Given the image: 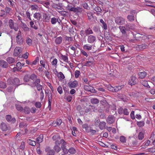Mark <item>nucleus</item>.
Here are the masks:
<instances>
[{
	"mask_svg": "<svg viewBox=\"0 0 155 155\" xmlns=\"http://www.w3.org/2000/svg\"><path fill=\"white\" fill-rule=\"evenodd\" d=\"M8 83L9 84L12 85L11 87H9L8 89V91L9 92L14 91L15 87L16 86H18L20 84L19 80L18 78H15L14 79L12 78H9L8 80Z\"/></svg>",
	"mask_w": 155,
	"mask_h": 155,
	"instance_id": "nucleus-1",
	"label": "nucleus"
},
{
	"mask_svg": "<svg viewBox=\"0 0 155 155\" xmlns=\"http://www.w3.org/2000/svg\"><path fill=\"white\" fill-rule=\"evenodd\" d=\"M9 26L12 29H14L16 31L18 30V27L17 23H15L12 19H10L9 21Z\"/></svg>",
	"mask_w": 155,
	"mask_h": 155,
	"instance_id": "nucleus-2",
	"label": "nucleus"
},
{
	"mask_svg": "<svg viewBox=\"0 0 155 155\" xmlns=\"http://www.w3.org/2000/svg\"><path fill=\"white\" fill-rule=\"evenodd\" d=\"M66 142L64 141V140H62L61 141V148L62 150L64 153L65 154H67L68 152V150L66 148Z\"/></svg>",
	"mask_w": 155,
	"mask_h": 155,
	"instance_id": "nucleus-3",
	"label": "nucleus"
},
{
	"mask_svg": "<svg viewBox=\"0 0 155 155\" xmlns=\"http://www.w3.org/2000/svg\"><path fill=\"white\" fill-rule=\"evenodd\" d=\"M96 37L93 35L88 36L87 39V42L91 44L94 43L96 41Z\"/></svg>",
	"mask_w": 155,
	"mask_h": 155,
	"instance_id": "nucleus-4",
	"label": "nucleus"
},
{
	"mask_svg": "<svg viewBox=\"0 0 155 155\" xmlns=\"http://www.w3.org/2000/svg\"><path fill=\"white\" fill-rule=\"evenodd\" d=\"M118 113L120 114H124L125 115H127L129 114V112L126 108H120L118 110Z\"/></svg>",
	"mask_w": 155,
	"mask_h": 155,
	"instance_id": "nucleus-5",
	"label": "nucleus"
},
{
	"mask_svg": "<svg viewBox=\"0 0 155 155\" xmlns=\"http://www.w3.org/2000/svg\"><path fill=\"white\" fill-rule=\"evenodd\" d=\"M115 22L117 24L122 25L124 24L125 20L122 17H118L115 18Z\"/></svg>",
	"mask_w": 155,
	"mask_h": 155,
	"instance_id": "nucleus-6",
	"label": "nucleus"
},
{
	"mask_svg": "<svg viewBox=\"0 0 155 155\" xmlns=\"http://www.w3.org/2000/svg\"><path fill=\"white\" fill-rule=\"evenodd\" d=\"M68 85L70 88H75L78 86V81H71L68 83Z\"/></svg>",
	"mask_w": 155,
	"mask_h": 155,
	"instance_id": "nucleus-7",
	"label": "nucleus"
},
{
	"mask_svg": "<svg viewBox=\"0 0 155 155\" xmlns=\"http://www.w3.org/2000/svg\"><path fill=\"white\" fill-rule=\"evenodd\" d=\"M16 40L17 43L19 44H21L23 42V40L21 36V32L20 31H18V35L16 36Z\"/></svg>",
	"mask_w": 155,
	"mask_h": 155,
	"instance_id": "nucleus-8",
	"label": "nucleus"
},
{
	"mask_svg": "<svg viewBox=\"0 0 155 155\" xmlns=\"http://www.w3.org/2000/svg\"><path fill=\"white\" fill-rule=\"evenodd\" d=\"M137 79L135 76H132L129 81V84L131 86L134 85L137 83Z\"/></svg>",
	"mask_w": 155,
	"mask_h": 155,
	"instance_id": "nucleus-9",
	"label": "nucleus"
},
{
	"mask_svg": "<svg viewBox=\"0 0 155 155\" xmlns=\"http://www.w3.org/2000/svg\"><path fill=\"white\" fill-rule=\"evenodd\" d=\"M84 88L85 90L91 92L93 93L96 92L95 90L93 87L91 86L85 85L84 87Z\"/></svg>",
	"mask_w": 155,
	"mask_h": 155,
	"instance_id": "nucleus-10",
	"label": "nucleus"
},
{
	"mask_svg": "<svg viewBox=\"0 0 155 155\" xmlns=\"http://www.w3.org/2000/svg\"><path fill=\"white\" fill-rule=\"evenodd\" d=\"M21 48L20 47H17L14 49V55L15 56H18L21 51Z\"/></svg>",
	"mask_w": 155,
	"mask_h": 155,
	"instance_id": "nucleus-11",
	"label": "nucleus"
},
{
	"mask_svg": "<svg viewBox=\"0 0 155 155\" xmlns=\"http://www.w3.org/2000/svg\"><path fill=\"white\" fill-rule=\"evenodd\" d=\"M83 48L84 49L87 51L91 50L94 48L93 46L89 44H86L83 45Z\"/></svg>",
	"mask_w": 155,
	"mask_h": 155,
	"instance_id": "nucleus-12",
	"label": "nucleus"
},
{
	"mask_svg": "<svg viewBox=\"0 0 155 155\" xmlns=\"http://www.w3.org/2000/svg\"><path fill=\"white\" fill-rule=\"evenodd\" d=\"M115 120V117L113 116H108L107 119V122L109 124H112Z\"/></svg>",
	"mask_w": 155,
	"mask_h": 155,
	"instance_id": "nucleus-13",
	"label": "nucleus"
},
{
	"mask_svg": "<svg viewBox=\"0 0 155 155\" xmlns=\"http://www.w3.org/2000/svg\"><path fill=\"white\" fill-rule=\"evenodd\" d=\"M46 94L48 96V107H50L52 101V94L51 92L47 93L46 92Z\"/></svg>",
	"mask_w": 155,
	"mask_h": 155,
	"instance_id": "nucleus-14",
	"label": "nucleus"
},
{
	"mask_svg": "<svg viewBox=\"0 0 155 155\" xmlns=\"http://www.w3.org/2000/svg\"><path fill=\"white\" fill-rule=\"evenodd\" d=\"M6 118L8 122H10L12 123H14L15 121V119L14 118H12L11 115H8L6 116Z\"/></svg>",
	"mask_w": 155,
	"mask_h": 155,
	"instance_id": "nucleus-15",
	"label": "nucleus"
},
{
	"mask_svg": "<svg viewBox=\"0 0 155 155\" xmlns=\"http://www.w3.org/2000/svg\"><path fill=\"white\" fill-rule=\"evenodd\" d=\"M0 66L3 68H6L8 67V64L6 61L4 60H0Z\"/></svg>",
	"mask_w": 155,
	"mask_h": 155,
	"instance_id": "nucleus-16",
	"label": "nucleus"
},
{
	"mask_svg": "<svg viewBox=\"0 0 155 155\" xmlns=\"http://www.w3.org/2000/svg\"><path fill=\"white\" fill-rule=\"evenodd\" d=\"M82 11V8L80 7H77L76 8L73 7L71 11L72 12H73L76 13L78 12H80Z\"/></svg>",
	"mask_w": 155,
	"mask_h": 155,
	"instance_id": "nucleus-17",
	"label": "nucleus"
},
{
	"mask_svg": "<svg viewBox=\"0 0 155 155\" xmlns=\"http://www.w3.org/2000/svg\"><path fill=\"white\" fill-rule=\"evenodd\" d=\"M33 16L35 18L38 20H39L41 18V15L39 12H36L34 14Z\"/></svg>",
	"mask_w": 155,
	"mask_h": 155,
	"instance_id": "nucleus-18",
	"label": "nucleus"
},
{
	"mask_svg": "<svg viewBox=\"0 0 155 155\" xmlns=\"http://www.w3.org/2000/svg\"><path fill=\"white\" fill-rule=\"evenodd\" d=\"M124 85H118L117 86L114 87L113 92H117L120 90L122 88L124 87Z\"/></svg>",
	"mask_w": 155,
	"mask_h": 155,
	"instance_id": "nucleus-19",
	"label": "nucleus"
},
{
	"mask_svg": "<svg viewBox=\"0 0 155 155\" xmlns=\"http://www.w3.org/2000/svg\"><path fill=\"white\" fill-rule=\"evenodd\" d=\"M60 57L61 59L63 60L64 61L66 62H68V58L67 56L63 55L61 54H60Z\"/></svg>",
	"mask_w": 155,
	"mask_h": 155,
	"instance_id": "nucleus-20",
	"label": "nucleus"
},
{
	"mask_svg": "<svg viewBox=\"0 0 155 155\" xmlns=\"http://www.w3.org/2000/svg\"><path fill=\"white\" fill-rule=\"evenodd\" d=\"M43 134H41L37 138V142L38 143H40L43 141Z\"/></svg>",
	"mask_w": 155,
	"mask_h": 155,
	"instance_id": "nucleus-21",
	"label": "nucleus"
},
{
	"mask_svg": "<svg viewBox=\"0 0 155 155\" xmlns=\"http://www.w3.org/2000/svg\"><path fill=\"white\" fill-rule=\"evenodd\" d=\"M1 129L3 131H6L7 130L8 128L6 124L4 123H2L1 125Z\"/></svg>",
	"mask_w": 155,
	"mask_h": 155,
	"instance_id": "nucleus-22",
	"label": "nucleus"
},
{
	"mask_svg": "<svg viewBox=\"0 0 155 155\" xmlns=\"http://www.w3.org/2000/svg\"><path fill=\"white\" fill-rule=\"evenodd\" d=\"M62 40V38L61 37H59L56 38L55 40V42L57 45L60 44Z\"/></svg>",
	"mask_w": 155,
	"mask_h": 155,
	"instance_id": "nucleus-23",
	"label": "nucleus"
},
{
	"mask_svg": "<svg viewBox=\"0 0 155 155\" xmlns=\"http://www.w3.org/2000/svg\"><path fill=\"white\" fill-rule=\"evenodd\" d=\"M27 142L30 145L33 146H35L36 145V142L31 139L28 140Z\"/></svg>",
	"mask_w": 155,
	"mask_h": 155,
	"instance_id": "nucleus-24",
	"label": "nucleus"
},
{
	"mask_svg": "<svg viewBox=\"0 0 155 155\" xmlns=\"http://www.w3.org/2000/svg\"><path fill=\"white\" fill-rule=\"evenodd\" d=\"M105 122H102L100 123L99 124V127L101 130H103L105 128Z\"/></svg>",
	"mask_w": 155,
	"mask_h": 155,
	"instance_id": "nucleus-25",
	"label": "nucleus"
},
{
	"mask_svg": "<svg viewBox=\"0 0 155 155\" xmlns=\"http://www.w3.org/2000/svg\"><path fill=\"white\" fill-rule=\"evenodd\" d=\"M30 8L31 11H37L38 7V6L36 5H31Z\"/></svg>",
	"mask_w": 155,
	"mask_h": 155,
	"instance_id": "nucleus-26",
	"label": "nucleus"
},
{
	"mask_svg": "<svg viewBox=\"0 0 155 155\" xmlns=\"http://www.w3.org/2000/svg\"><path fill=\"white\" fill-rule=\"evenodd\" d=\"M140 82L141 84L144 86L146 87L149 88L150 87L149 85L148 82L147 81L142 80L140 81Z\"/></svg>",
	"mask_w": 155,
	"mask_h": 155,
	"instance_id": "nucleus-27",
	"label": "nucleus"
},
{
	"mask_svg": "<svg viewBox=\"0 0 155 155\" xmlns=\"http://www.w3.org/2000/svg\"><path fill=\"white\" fill-rule=\"evenodd\" d=\"M54 149L57 153L59 152L61 150V148L58 145H55L54 147Z\"/></svg>",
	"mask_w": 155,
	"mask_h": 155,
	"instance_id": "nucleus-28",
	"label": "nucleus"
},
{
	"mask_svg": "<svg viewBox=\"0 0 155 155\" xmlns=\"http://www.w3.org/2000/svg\"><path fill=\"white\" fill-rule=\"evenodd\" d=\"M23 110L25 114H28L30 112V109L28 107H25L23 109Z\"/></svg>",
	"mask_w": 155,
	"mask_h": 155,
	"instance_id": "nucleus-29",
	"label": "nucleus"
},
{
	"mask_svg": "<svg viewBox=\"0 0 155 155\" xmlns=\"http://www.w3.org/2000/svg\"><path fill=\"white\" fill-rule=\"evenodd\" d=\"M147 75V73L145 72H141L139 74L140 78H144Z\"/></svg>",
	"mask_w": 155,
	"mask_h": 155,
	"instance_id": "nucleus-30",
	"label": "nucleus"
},
{
	"mask_svg": "<svg viewBox=\"0 0 155 155\" xmlns=\"http://www.w3.org/2000/svg\"><path fill=\"white\" fill-rule=\"evenodd\" d=\"M68 152L71 154H74L75 153L76 150L73 147H71L68 150Z\"/></svg>",
	"mask_w": 155,
	"mask_h": 155,
	"instance_id": "nucleus-31",
	"label": "nucleus"
},
{
	"mask_svg": "<svg viewBox=\"0 0 155 155\" xmlns=\"http://www.w3.org/2000/svg\"><path fill=\"white\" fill-rule=\"evenodd\" d=\"M58 76L60 78V79L62 80L65 78L64 75L61 72H60L58 74Z\"/></svg>",
	"mask_w": 155,
	"mask_h": 155,
	"instance_id": "nucleus-32",
	"label": "nucleus"
},
{
	"mask_svg": "<svg viewBox=\"0 0 155 155\" xmlns=\"http://www.w3.org/2000/svg\"><path fill=\"white\" fill-rule=\"evenodd\" d=\"M150 139L153 141V144H155V132H153L151 134Z\"/></svg>",
	"mask_w": 155,
	"mask_h": 155,
	"instance_id": "nucleus-33",
	"label": "nucleus"
},
{
	"mask_svg": "<svg viewBox=\"0 0 155 155\" xmlns=\"http://www.w3.org/2000/svg\"><path fill=\"white\" fill-rule=\"evenodd\" d=\"M119 28L123 34H125L126 33V29L125 27L122 26H120Z\"/></svg>",
	"mask_w": 155,
	"mask_h": 155,
	"instance_id": "nucleus-34",
	"label": "nucleus"
},
{
	"mask_svg": "<svg viewBox=\"0 0 155 155\" xmlns=\"http://www.w3.org/2000/svg\"><path fill=\"white\" fill-rule=\"evenodd\" d=\"M147 47L148 46L145 44H143L141 45H139V48L140 50H142L147 48Z\"/></svg>",
	"mask_w": 155,
	"mask_h": 155,
	"instance_id": "nucleus-35",
	"label": "nucleus"
},
{
	"mask_svg": "<svg viewBox=\"0 0 155 155\" xmlns=\"http://www.w3.org/2000/svg\"><path fill=\"white\" fill-rule=\"evenodd\" d=\"M7 61L10 64L12 63L15 61L14 59L12 57H9L7 58Z\"/></svg>",
	"mask_w": 155,
	"mask_h": 155,
	"instance_id": "nucleus-36",
	"label": "nucleus"
},
{
	"mask_svg": "<svg viewBox=\"0 0 155 155\" xmlns=\"http://www.w3.org/2000/svg\"><path fill=\"white\" fill-rule=\"evenodd\" d=\"M85 33L86 35H90L92 34L93 32L91 28H89L85 30Z\"/></svg>",
	"mask_w": 155,
	"mask_h": 155,
	"instance_id": "nucleus-37",
	"label": "nucleus"
},
{
	"mask_svg": "<svg viewBox=\"0 0 155 155\" xmlns=\"http://www.w3.org/2000/svg\"><path fill=\"white\" fill-rule=\"evenodd\" d=\"M58 21V18H56L55 17L52 18L51 19V23L53 25L56 24Z\"/></svg>",
	"mask_w": 155,
	"mask_h": 155,
	"instance_id": "nucleus-38",
	"label": "nucleus"
},
{
	"mask_svg": "<svg viewBox=\"0 0 155 155\" xmlns=\"http://www.w3.org/2000/svg\"><path fill=\"white\" fill-rule=\"evenodd\" d=\"M93 64V62L92 61H87L85 63L84 66L89 67L91 66Z\"/></svg>",
	"mask_w": 155,
	"mask_h": 155,
	"instance_id": "nucleus-39",
	"label": "nucleus"
},
{
	"mask_svg": "<svg viewBox=\"0 0 155 155\" xmlns=\"http://www.w3.org/2000/svg\"><path fill=\"white\" fill-rule=\"evenodd\" d=\"M91 102L92 104H96L98 103L99 101L97 98H92L91 100Z\"/></svg>",
	"mask_w": 155,
	"mask_h": 155,
	"instance_id": "nucleus-40",
	"label": "nucleus"
},
{
	"mask_svg": "<svg viewBox=\"0 0 155 155\" xmlns=\"http://www.w3.org/2000/svg\"><path fill=\"white\" fill-rule=\"evenodd\" d=\"M145 124L143 121H141L137 122V124L139 127H142L144 126Z\"/></svg>",
	"mask_w": 155,
	"mask_h": 155,
	"instance_id": "nucleus-41",
	"label": "nucleus"
},
{
	"mask_svg": "<svg viewBox=\"0 0 155 155\" xmlns=\"http://www.w3.org/2000/svg\"><path fill=\"white\" fill-rule=\"evenodd\" d=\"M82 127L83 128H85V130L87 132H89V127L87 124H84L82 126Z\"/></svg>",
	"mask_w": 155,
	"mask_h": 155,
	"instance_id": "nucleus-42",
	"label": "nucleus"
},
{
	"mask_svg": "<svg viewBox=\"0 0 155 155\" xmlns=\"http://www.w3.org/2000/svg\"><path fill=\"white\" fill-rule=\"evenodd\" d=\"M26 42L28 45H31L32 44V40L29 38H28L26 40Z\"/></svg>",
	"mask_w": 155,
	"mask_h": 155,
	"instance_id": "nucleus-43",
	"label": "nucleus"
},
{
	"mask_svg": "<svg viewBox=\"0 0 155 155\" xmlns=\"http://www.w3.org/2000/svg\"><path fill=\"white\" fill-rule=\"evenodd\" d=\"M25 147V143L24 142H22L21 145L19 147V149L21 150H24Z\"/></svg>",
	"mask_w": 155,
	"mask_h": 155,
	"instance_id": "nucleus-44",
	"label": "nucleus"
},
{
	"mask_svg": "<svg viewBox=\"0 0 155 155\" xmlns=\"http://www.w3.org/2000/svg\"><path fill=\"white\" fill-rule=\"evenodd\" d=\"M127 19L130 21H133L134 19V15H130L127 16Z\"/></svg>",
	"mask_w": 155,
	"mask_h": 155,
	"instance_id": "nucleus-45",
	"label": "nucleus"
},
{
	"mask_svg": "<svg viewBox=\"0 0 155 155\" xmlns=\"http://www.w3.org/2000/svg\"><path fill=\"white\" fill-rule=\"evenodd\" d=\"M120 140L122 143H125L126 141V139L124 136H121L120 137Z\"/></svg>",
	"mask_w": 155,
	"mask_h": 155,
	"instance_id": "nucleus-46",
	"label": "nucleus"
},
{
	"mask_svg": "<svg viewBox=\"0 0 155 155\" xmlns=\"http://www.w3.org/2000/svg\"><path fill=\"white\" fill-rule=\"evenodd\" d=\"M6 87V84L5 83L0 81V88H5Z\"/></svg>",
	"mask_w": 155,
	"mask_h": 155,
	"instance_id": "nucleus-47",
	"label": "nucleus"
},
{
	"mask_svg": "<svg viewBox=\"0 0 155 155\" xmlns=\"http://www.w3.org/2000/svg\"><path fill=\"white\" fill-rule=\"evenodd\" d=\"M87 15L89 20H91L93 18V16L92 13L91 12H89L87 13Z\"/></svg>",
	"mask_w": 155,
	"mask_h": 155,
	"instance_id": "nucleus-48",
	"label": "nucleus"
},
{
	"mask_svg": "<svg viewBox=\"0 0 155 155\" xmlns=\"http://www.w3.org/2000/svg\"><path fill=\"white\" fill-rule=\"evenodd\" d=\"M30 24L31 27L32 28H33L36 30L37 29V27L35 25H34V23L33 21H31L30 22Z\"/></svg>",
	"mask_w": 155,
	"mask_h": 155,
	"instance_id": "nucleus-49",
	"label": "nucleus"
},
{
	"mask_svg": "<svg viewBox=\"0 0 155 155\" xmlns=\"http://www.w3.org/2000/svg\"><path fill=\"white\" fill-rule=\"evenodd\" d=\"M80 74V71L78 70H76L75 72V76L76 78H78Z\"/></svg>",
	"mask_w": 155,
	"mask_h": 155,
	"instance_id": "nucleus-50",
	"label": "nucleus"
},
{
	"mask_svg": "<svg viewBox=\"0 0 155 155\" xmlns=\"http://www.w3.org/2000/svg\"><path fill=\"white\" fill-rule=\"evenodd\" d=\"M138 137L139 140H142L144 137L143 133L142 132H140L139 134Z\"/></svg>",
	"mask_w": 155,
	"mask_h": 155,
	"instance_id": "nucleus-51",
	"label": "nucleus"
},
{
	"mask_svg": "<svg viewBox=\"0 0 155 155\" xmlns=\"http://www.w3.org/2000/svg\"><path fill=\"white\" fill-rule=\"evenodd\" d=\"M73 7L72 5L68 4L66 7V9L70 11H71Z\"/></svg>",
	"mask_w": 155,
	"mask_h": 155,
	"instance_id": "nucleus-52",
	"label": "nucleus"
},
{
	"mask_svg": "<svg viewBox=\"0 0 155 155\" xmlns=\"http://www.w3.org/2000/svg\"><path fill=\"white\" fill-rule=\"evenodd\" d=\"M66 99L68 102H70L72 99V96L69 95L66 97Z\"/></svg>",
	"mask_w": 155,
	"mask_h": 155,
	"instance_id": "nucleus-53",
	"label": "nucleus"
},
{
	"mask_svg": "<svg viewBox=\"0 0 155 155\" xmlns=\"http://www.w3.org/2000/svg\"><path fill=\"white\" fill-rule=\"evenodd\" d=\"M54 152L52 150H51L47 153L46 155H54Z\"/></svg>",
	"mask_w": 155,
	"mask_h": 155,
	"instance_id": "nucleus-54",
	"label": "nucleus"
},
{
	"mask_svg": "<svg viewBox=\"0 0 155 155\" xmlns=\"http://www.w3.org/2000/svg\"><path fill=\"white\" fill-rule=\"evenodd\" d=\"M107 88L108 90L113 92L114 87H113L111 85H108L107 87Z\"/></svg>",
	"mask_w": 155,
	"mask_h": 155,
	"instance_id": "nucleus-55",
	"label": "nucleus"
},
{
	"mask_svg": "<svg viewBox=\"0 0 155 155\" xmlns=\"http://www.w3.org/2000/svg\"><path fill=\"white\" fill-rule=\"evenodd\" d=\"M26 15L27 17L30 20H31V18L30 16V12H29L28 11H26Z\"/></svg>",
	"mask_w": 155,
	"mask_h": 155,
	"instance_id": "nucleus-56",
	"label": "nucleus"
},
{
	"mask_svg": "<svg viewBox=\"0 0 155 155\" xmlns=\"http://www.w3.org/2000/svg\"><path fill=\"white\" fill-rule=\"evenodd\" d=\"M62 140H64L61 139L60 140V141H59L58 140H56V141L55 142V145H58L59 146L60 144L61 143V141Z\"/></svg>",
	"mask_w": 155,
	"mask_h": 155,
	"instance_id": "nucleus-57",
	"label": "nucleus"
},
{
	"mask_svg": "<svg viewBox=\"0 0 155 155\" xmlns=\"http://www.w3.org/2000/svg\"><path fill=\"white\" fill-rule=\"evenodd\" d=\"M37 86V88L38 91H40L42 90V85L40 84H38L36 85Z\"/></svg>",
	"mask_w": 155,
	"mask_h": 155,
	"instance_id": "nucleus-58",
	"label": "nucleus"
},
{
	"mask_svg": "<svg viewBox=\"0 0 155 155\" xmlns=\"http://www.w3.org/2000/svg\"><path fill=\"white\" fill-rule=\"evenodd\" d=\"M16 108L18 110L21 111L23 110V108L22 107L19 105H17L16 106Z\"/></svg>",
	"mask_w": 155,
	"mask_h": 155,
	"instance_id": "nucleus-59",
	"label": "nucleus"
},
{
	"mask_svg": "<svg viewBox=\"0 0 155 155\" xmlns=\"http://www.w3.org/2000/svg\"><path fill=\"white\" fill-rule=\"evenodd\" d=\"M134 111H132L130 113V116L131 119L134 120L135 118V117L134 115Z\"/></svg>",
	"mask_w": 155,
	"mask_h": 155,
	"instance_id": "nucleus-60",
	"label": "nucleus"
},
{
	"mask_svg": "<svg viewBox=\"0 0 155 155\" xmlns=\"http://www.w3.org/2000/svg\"><path fill=\"white\" fill-rule=\"evenodd\" d=\"M58 62V60L57 59L54 58L51 62L52 65H56Z\"/></svg>",
	"mask_w": 155,
	"mask_h": 155,
	"instance_id": "nucleus-61",
	"label": "nucleus"
},
{
	"mask_svg": "<svg viewBox=\"0 0 155 155\" xmlns=\"http://www.w3.org/2000/svg\"><path fill=\"white\" fill-rule=\"evenodd\" d=\"M94 9L95 11L97 12H100L101 10V8L98 6L95 7L94 8Z\"/></svg>",
	"mask_w": 155,
	"mask_h": 155,
	"instance_id": "nucleus-62",
	"label": "nucleus"
},
{
	"mask_svg": "<svg viewBox=\"0 0 155 155\" xmlns=\"http://www.w3.org/2000/svg\"><path fill=\"white\" fill-rule=\"evenodd\" d=\"M35 106L37 107L40 108L41 106V104L40 102H37L35 103Z\"/></svg>",
	"mask_w": 155,
	"mask_h": 155,
	"instance_id": "nucleus-63",
	"label": "nucleus"
},
{
	"mask_svg": "<svg viewBox=\"0 0 155 155\" xmlns=\"http://www.w3.org/2000/svg\"><path fill=\"white\" fill-rule=\"evenodd\" d=\"M40 64H41L43 67L45 68V62L44 60H41L40 61Z\"/></svg>",
	"mask_w": 155,
	"mask_h": 155,
	"instance_id": "nucleus-64",
	"label": "nucleus"
}]
</instances>
